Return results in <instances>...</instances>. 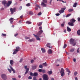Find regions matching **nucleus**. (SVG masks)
Masks as SVG:
<instances>
[{"label": "nucleus", "instance_id": "1", "mask_svg": "<svg viewBox=\"0 0 80 80\" xmlns=\"http://www.w3.org/2000/svg\"><path fill=\"white\" fill-rule=\"evenodd\" d=\"M70 44H72L73 46H75L76 45V42H75V40L73 38H71L70 40Z\"/></svg>", "mask_w": 80, "mask_h": 80}, {"label": "nucleus", "instance_id": "2", "mask_svg": "<svg viewBox=\"0 0 80 80\" xmlns=\"http://www.w3.org/2000/svg\"><path fill=\"white\" fill-rule=\"evenodd\" d=\"M59 72L61 74V77H63L65 75V72H64V69L63 68H62Z\"/></svg>", "mask_w": 80, "mask_h": 80}, {"label": "nucleus", "instance_id": "3", "mask_svg": "<svg viewBox=\"0 0 80 80\" xmlns=\"http://www.w3.org/2000/svg\"><path fill=\"white\" fill-rule=\"evenodd\" d=\"M20 48L19 47H16L15 50L13 53V54L15 55V54H16V53H17L18 52V51L20 50Z\"/></svg>", "mask_w": 80, "mask_h": 80}, {"label": "nucleus", "instance_id": "4", "mask_svg": "<svg viewBox=\"0 0 80 80\" xmlns=\"http://www.w3.org/2000/svg\"><path fill=\"white\" fill-rule=\"evenodd\" d=\"M1 78L3 80H6L7 79V76L5 74H2L1 75Z\"/></svg>", "mask_w": 80, "mask_h": 80}, {"label": "nucleus", "instance_id": "5", "mask_svg": "<svg viewBox=\"0 0 80 80\" xmlns=\"http://www.w3.org/2000/svg\"><path fill=\"white\" fill-rule=\"evenodd\" d=\"M24 68L26 70V72L24 74V75H26V74H27V73H28V72L30 68H27V66H25Z\"/></svg>", "mask_w": 80, "mask_h": 80}, {"label": "nucleus", "instance_id": "6", "mask_svg": "<svg viewBox=\"0 0 80 80\" xmlns=\"http://www.w3.org/2000/svg\"><path fill=\"white\" fill-rule=\"evenodd\" d=\"M43 77L44 80H48V77L47 74H43Z\"/></svg>", "mask_w": 80, "mask_h": 80}, {"label": "nucleus", "instance_id": "7", "mask_svg": "<svg viewBox=\"0 0 80 80\" xmlns=\"http://www.w3.org/2000/svg\"><path fill=\"white\" fill-rule=\"evenodd\" d=\"M10 11L11 12V14H13V13L15 12V10H16V8H11L10 9Z\"/></svg>", "mask_w": 80, "mask_h": 80}, {"label": "nucleus", "instance_id": "8", "mask_svg": "<svg viewBox=\"0 0 80 80\" xmlns=\"http://www.w3.org/2000/svg\"><path fill=\"white\" fill-rule=\"evenodd\" d=\"M66 8H61V10L59 11L60 13H62L64 12V10H65Z\"/></svg>", "mask_w": 80, "mask_h": 80}, {"label": "nucleus", "instance_id": "9", "mask_svg": "<svg viewBox=\"0 0 80 80\" xmlns=\"http://www.w3.org/2000/svg\"><path fill=\"white\" fill-rule=\"evenodd\" d=\"M12 1H9L8 2L6 3L7 7H10V5L12 4Z\"/></svg>", "mask_w": 80, "mask_h": 80}, {"label": "nucleus", "instance_id": "10", "mask_svg": "<svg viewBox=\"0 0 80 80\" xmlns=\"http://www.w3.org/2000/svg\"><path fill=\"white\" fill-rule=\"evenodd\" d=\"M33 35H34V37H35L36 38L37 40H39V41H40V38L38 37V36L37 35H36L35 34H33Z\"/></svg>", "mask_w": 80, "mask_h": 80}, {"label": "nucleus", "instance_id": "11", "mask_svg": "<svg viewBox=\"0 0 80 80\" xmlns=\"http://www.w3.org/2000/svg\"><path fill=\"white\" fill-rule=\"evenodd\" d=\"M43 30H40L39 32L37 33V35H40L41 34L43 33Z\"/></svg>", "mask_w": 80, "mask_h": 80}, {"label": "nucleus", "instance_id": "12", "mask_svg": "<svg viewBox=\"0 0 80 80\" xmlns=\"http://www.w3.org/2000/svg\"><path fill=\"white\" fill-rule=\"evenodd\" d=\"M70 22L73 23H74L75 22H76V20L72 18L70 20Z\"/></svg>", "mask_w": 80, "mask_h": 80}, {"label": "nucleus", "instance_id": "13", "mask_svg": "<svg viewBox=\"0 0 80 80\" xmlns=\"http://www.w3.org/2000/svg\"><path fill=\"white\" fill-rule=\"evenodd\" d=\"M9 67H10V68H11V69L12 71H13V73H15V71L13 69V68L11 66H9Z\"/></svg>", "mask_w": 80, "mask_h": 80}, {"label": "nucleus", "instance_id": "14", "mask_svg": "<svg viewBox=\"0 0 80 80\" xmlns=\"http://www.w3.org/2000/svg\"><path fill=\"white\" fill-rule=\"evenodd\" d=\"M52 50L49 49L48 51V54H52Z\"/></svg>", "mask_w": 80, "mask_h": 80}, {"label": "nucleus", "instance_id": "15", "mask_svg": "<svg viewBox=\"0 0 80 80\" xmlns=\"http://www.w3.org/2000/svg\"><path fill=\"white\" fill-rule=\"evenodd\" d=\"M68 25H69V26H71V27H72V26H73L74 24L72 22H69L68 23Z\"/></svg>", "mask_w": 80, "mask_h": 80}, {"label": "nucleus", "instance_id": "16", "mask_svg": "<svg viewBox=\"0 0 80 80\" xmlns=\"http://www.w3.org/2000/svg\"><path fill=\"white\" fill-rule=\"evenodd\" d=\"M41 5H42V6H43L44 7H47V6L46 5V4L43 2H42L41 4Z\"/></svg>", "mask_w": 80, "mask_h": 80}, {"label": "nucleus", "instance_id": "17", "mask_svg": "<svg viewBox=\"0 0 80 80\" xmlns=\"http://www.w3.org/2000/svg\"><path fill=\"white\" fill-rule=\"evenodd\" d=\"M10 64L11 66L13 65V60H10Z\"/></svg>", "mask_w": 80, "mask_h": 80}, {"label": "nucleus", "instance_id": "18", "mask_svg": "<svg viewBox=\"0 0 80 80\" xmlns=\"http://www.w3.org/2000/svg\"><path fill=\"white\" fill-rule=\"evenodd\" d=\"M28 41L30 42H35V39L32 38L31 39H29L28 40Z\"/></svg>", "mask_w": 80, "mask_h": 80}, {"label": "nucleus", "instance_id": "19", "mask_svg": "<svg viewBox=\"0 0 80 80\" xmlns=\"http://www.w3.org/2000/svg\"><path fill=\"white\" fill-rule=\"evenodd\" d=\"M41 50L42 52L44 53H45V52L46 51H45V50L43 48H41Z\"/></svg>", "mask_w": 80, "mask_h": 80}, {"label": "nucleus", "instance_id": "20", "mask_svg": "<svg viewBox=\"0 0 80 80\" xmlns=\"http://www.w3.org/2000/svg\"><path fill=\"white\" fill-rule=\"evenodd\" d=\"M38 76V73L37 72H34L33 73V76L34 77H37V76Z\"/></svg>", "mask_w": 80, "mask_h": 80}, {"label": "nucleus", "instance_id": "21", "mask_svg": "<svg viewBox=\"0 0 80 80\" xmlns=\"http://www.w3.org/2000/svg\"><path fill=\"white\" fill-rule=\"evenodd\" d=\"M67 30L68 32H70L71 31V29L68 27H67Z\"/></svg>", "mask_w": 80, "mask_h": 80}, {"label": "nucleus", "instance_id": "22", "mask_svg": "<svg viewBox=\"0 0 80 80\" xmlns=\"http://www.w3.org/2000/svg\"><path fill=\"white\" fill-rule=\"evenodd\" d=\"M65 24V22H63L62 24H61V26L62 27H64V25Z\"/></svg>", "mask_w": 80, "mask_h": 80}, {"label": "nucleus", "instance_id": "23", "mask_svg": "<svg viewBox=\"0 0 80 80\" xmlns=\"http://www.w3.org/2000/svg\"><path fill=\"white\" fill-rule=\"evenodd\" d=\"M37 65H36L35 66H33L32 67V70H35L36 69V68H37Z\"/></svg>", "mask_w": 80, "mask_h": 80}, {"label": "nucleus", "instance_id": "24", "mask_svg": "<svg viewBox=\"0 0 80 80\" xmlns=\"http://www.w3.org/2000/svg\"><path fill=\"white\" fill-rule=\"evenodd\" d=\"M2 3L3 5H5L7 3V1H2Z\"/></svg>", "mask_w": 80, "mask_h": 80}, {"label": "nucleus", "instance_id": "25", "mask_svg": "<svg viewBox=\"0 0 80 80\" xmlns=\"http://www.w3.org/2000/svg\"><path fill=\"white\" fill-rule=\"evenodd\" d=\"M77 33L79 36H80V29L77 31Z\"/></svg>", "mask_w": 80, "mask_h": 80}, {"label": "nucleus", "instance_id": "26", "mask_svg": "<svg viewBox=\"0 0 80 80\" xmlns=\"http://www.w3.org/2000/svg\"><path fill=\"white\" fill-rule=\"evenodd\" d=\"M48 74L50 75H51V74H52V71H48Z\"/></svg>", "mask_w": 80, "mask_h": 80}, {"label": "nucleus", "instance_id": "27", "mask_svg": "<svg viewBox=\"0 0 80 80\" xmlns=\"http://www.w3.org/2000/svg\"><path fill=\"white\" fill-rule=\"evenodd\" d=\"M42 65L44 67H47V64L45 62V63H43L42 64Z\"/></svg>", "mask_w": 80, "mask_h": 80}, {"label": "nucleus", "instance_id": "28", "mask_svg": "<svg viewBox=\"0 0 80 80\" xmlns=\"http://www.w3.org/2000/svg\"><path fill=\"white\" fill-rule=\"evenodd\" d=\"M29 14L32 15L33 14V12H32V11H29Z\"/></svg>", "mask_w": 80, "mask_h": 80}, {"label": "nucleus", "instance_id": "29", "mask_svg": "<svg viewBox=\"0 0 80 80\" xmlns=\"http://www.w3.org/2000/svg\"><path fill=\"white\" fill-rule=\"evenodd\" d=\"M1 36L2 37H6V36H7V34L4 33H2Z\"/></svg>", "mask_w": 80, "mask_h": 80}, {"label": "nucleus", "instance_id": "30", "mask_svg": "<svg viewBox=\"0 0 80 80\" xmlns=\"http://www.w3.org/2000/svg\"><path fill=\"white\" fill-rule=\"evenodd\" d=\"M68 11L69 12H72L73 11V9H70L68 10Z\"/></svg>", "mask_w": 80, "mask_h": 80}, {"label": "nucleus", "instance_id": "31", "mask_svg": "<svg viewBox=\"0 0 80 80\" xmlns=\"http://www.w3.org/2000/svg\"><path fill=\"white\" fill-rule=\"evenodd\" d=\"M77 2H75V3H74L73 5V7H77Z\"/></svg>", "mask_w": 80, "mask_h": 80}, {"label": "nucleus", "instance_id": "32", "mask_svg": "<svg viewBox=\"0 0 80 80\" xmlns=\"http://www.w3.org/2000/svg\"><path fill=\"white\" fill-rule=\"evenodd\" d=\"M26 23H27V24H31V23H32V22L30 21H27L26 22Z\"/></svg>", "mask_w": 80, "mask_h": 80}, {"label": "nucleus", "instance_id": "33", "mask_svg": "<svg viewBox=\"0 0 80 80\" xmlns=\"http://www.w3.org/2000/svg\"><path fill=\"white\" fill-rule=\"evenodd\" d=\"M25 39H26V40H28V39H30V37H28L27 36H25Z\"/></svg>", "mask_w": 80, "mask_h": 80}, {"label": "nucleus", "instance_id": "34", "mask_svg": "<svg viewBox=\"0 0 80 80\" xmlns=\"http://www.w3.org/2000/svg\"><path fill=\"white\" fill-rule=\"evenodd\" d=\"M71 14H68L66 16V17L67 18V17H70V15H71Z\"/></svg>", "mask_w": 80, "mask_h": 80}, {"label": "nucleus", "instance_id": "35", "mask_svg": "<svg viewBox=\"0 0 80 80\" xmlns=\"http://www.w3.org/2000/svg\"><path fill=\"white\" fill-rule=\"evenodd\" d=\"M31 5V4L30 3H28L26 4L27 7H29Z\"/></svg>", "mask_w": 80, "mask_h": 80}, {"label": "nucleus", "instance_id": "36", "mask_svg": "<svg viewBox=\"0 0 80 80\" xmlns=\"http://www.w3.org/2000/svg\"><path fill=\"white\" fill-rule=\"evenodd\" d=\"M66 72H70V70L68 68H66Z\"/></svg>", "mask_w": 80, "mask_h": 80}, {"label": "nucleus", "instance_id": "37", "mask_svg": "<svg viewBox=\"0 0 80 80\" xmlns=\"http://www.w3.org/2000/svg\"><path fill=\"white\" fill-rule=\"evenodd\" d=\"M39 68H43V66L42 65H40L39 66Z\"/></svg>", "mask_w": 80, "mask_h": 80}, {"label": "nucleus", "instance_id": "38", "mask_svg": "<svg viewBox=\"0 0 80 80\" xmlns=\"http://www.w3.org/2000/svg\"><path fill=\"white\" fill-rule=\"evenodd\" d=\"M42 1L43 2L45 3H47V0H42Z\"/></svg>", "mask_w": 80, "mask_h": 80}, {"label": "nucleus", "instance_id": "39", "mask_svg": "<svg viewBox=\"0 0 80 80\" xmlns=\"http://www.w3.org/2000/svg\"><path fill=\"white\" fill-rule=\"evenodd\" d=\"M67 47V44H64L63 46V48H66Z\"/></svg>", "mask_w": 80, "mask_h": 80}, {"label": "nucleus", "instance_id": "40", "mask_svg": "<svg viewBox=\"0 0 80 80\" xmlns=\"http://www.w3.org/2000/svg\"><path fill=\"white\" fill-rule=\"evenodd\" d=\"M30 76H33V73L31 72L30 73Z\"/></svg>", "mask_w": 80, "mask_h": 80}, {"label": "nucleus", "instance_id": "41", "mask_svg": "<svg viewBox=\"0 0 80 80\" xmlns=\"http://www.w3.org/2000/svg\"><path fill=\"white\" fill-rule=\"evenodd\" d=\"M42 73H46V70L44 69L42 70Z\"/></svg>", "mask_w": 80, "mask_h": 80}, {"label": "nucleus", "instance_id": "42", "mask_svg": "<svg viewBox=\"0 0 80 80\" xmlns=\"http://www.w3.org/2000/svg\"><path fill=\"white\" fill-rule=\"evenodd\" d=\"M50 45V43H48L47 44V47H49Z\"/></svg>", "mask_w": 80, "mask_h": 80}, {"label": "nucleus", "instance_id": "43", "mask_svg": "<svg viewBox=\"0 0 80 80\" xmlns=\"http://www.w3.org/2000/svg\"><path fill=\"white\" fill-rule=\"evenodd\" d=\"M70 51L71 52H74V49H71V50H70Z\"/></svg>", "mask_w": 80, "mask_h": 80}, {"label": "nucleus", "instance_id": "44", "mask_svg": "<svg viewBox=\"0 0 80 80\" xmlns=\"http://www.w3.org/2000/svg\"><path fill=\"white\" fill-rule=\"evenodd\" d=\"M42 24V22H40L39 23V24H38V26H40Z\"/></svg>", "mask_w": 80, "mask_h": 80}, {"label": "nucleus", "instance_id": "45", "mask_svg": "<svg viewBox=\"0 0 80 80\" xmlns=\"http://www.w3.org/2000/svg\"><path fill=\"white\" fill-rule=\"evenodd\" d=\"M8 70L10 72V73H12V70L9 68H8Z\"/></svg>", "mask_w": 80, "mask_h": 80}, {"label": "nucleus", "instance_id": "46", "mask_svg": "<svg viewBox=\"0 0 80 80\" xmlns=\"http://www.w3.org/2000/svg\"><path fill=\"white\" fill-rule=\"evenodd\" d=\"M77 74V71L75 72L74 73V76H76Z\"/></svg>", "mask_w": 80, "mask_h": 80}, {"label": "nucleus", "instance_id": "47", "mask_svg": "<svg viewBox=\"0 0 80 80\" xmlns=\"http://www.w3.org/2000/svg\"><path fill=\"white\" fill-rule=\"evenodd\" d=\"M22 6H20L19 8V10H22Z\"/></svg>", "mask_w": 80, "mask_h": 80}, {"label": "nucleus", "instance_id": "48", "mask_svg": "<svg viewBox=\"0 0 80 80\" xmlns=\"http://www.w3.org/2000/svg\"><path fill=\"white\" fill-rule=\"evenodd\" d=\"M59 2H61V1H62V3H66V1L64 2L62 0H59Z\"/></svg>", "mask_w": 80, "mask_h": 80}, {"label": "nucleus", "instance_id": "49", "mask_svg": "<svg viewBox=\"0 0 80 80\" xmlns=\"http://www.w3.org/2000/svg\"><path fill=\"white\" fill-rule=\"evenodd\" d=\"M38 71L39 72H42V70L41 69H39Z\"/></svg>", "mask_w": 80, "mask_h": 80}, {"label": "nucleus", "instance_id": "50", "mask_svg": "<svg viewBox=\"0 0 80 80\" xmlns=\"http://www.w3.org/2000/svg\"><path fill=\"white\" fill-rule=\"evenodd\" d=\"M41 15H42V12H39L38 14V15L40 16Z\"/></svg>", "mask_w": 80, "mask_h": 80}, {"label": "nucleus", "instance_id": "51", "mask_svg": "<svg viewBox=\"0 0 80 80\" xmlns=\"http://www.w3.org/2000/svg\"><path fill=\"white\" fill-rule=\"evenodd\" d=\"M13 20V18H11L9 19V21H11V20Z\"/></svg>", "mask_w": 80, "mask_h": 80}, {"label": "nucleus", "instance_id": "52", "mask_svg": "<svg viewBox=\"0 0 80 80\" xmlns=\"http://www.w3.org/2000/svg\"><path fill=\"white\" fill-rule=\"evenodd\" d=\"M22 61H23V59L22 58H21L19 61V62L20 63H21V62H22Z\"/></svg>", "mask_w": 80, "mask_h": 80}, {"label": "nucleus", "instance_id": "53", "mask_svg": "<svg viewBox=\"0 0 80 80\" xmlns=\"http://www.w3.org/2000/svg\"><path fill=\"white\" fill-rule=\"evenodd\" d=\"M28 79H29V80H30V79H32V78L31 76H29L28 78Z\"/></svg>", "mask_w": 80, "mask_h": 80}, {"label": "nucleus", "instance_id": "54", "mask_svg": "<svg viewBox=\"0 0 80 80\" xmlns=\"http://www.w3.org/2000/svg\"><path fill=\"white\" fill-rule=\"evenodd\" d=\"M10 23H11V24H12V23H13V20H11V21H10Z\"/></svg>", "mask_w": 80, "mask_h": 80}, {"label": "nucleus", "instance_id": "55", "mask_svg": "<svg viewBox=\"0 0 80 80\" xmlns=\"http://www.w3.org/2000/svg\"><path fill=\"white\" fill-rule=\"evenodd\" d=\"M33 62H34V60H32L31 61V63H33Z\"/></svg>", "mask_w": 80, "mask_h": 80}, {"label": "nucleus", "instance_id": "56", "mask_svg": "<svg viewBox=\"0 0 80 80\" xmlns=\"http://www.w3.org/2000/svg\"><path fill=\"white\" fill-rule=\"evenodd\" d=\"M66 53L67 55H70V53L68 52H66Z\"/></svg>", "mask_w": 80, "mask_h": 80}, {"label": "nucleus", "instance_id": "57", "mask_svg": "<svg viewBox=\"0 0 80 80\" xmlns=\"http://www.w3.org/2000/svg\"><path fill=\"white\" fill-rule=\"evenodd\" d=\"M56 16H59V15H60V14L59 13H56Z\"/></svg>", "mask_w": 80, "mask_h": 80}, {"label": "nucleus", "instance_id": "58", "mask_svg": "<svg viewBox=\"0 0 80 80\" xmlns=\"http://www.w3.org/2000/svg\"><path fill=\"white\" fill-rule=\"evenodd\" d=\"M80 48H78L77 50V53H79V49Z\"/></svg>", "mask_w": 80, "mask_h": 80}, {"label": "nucleus", "instance_id": "59", "mask_svg": "<svg viewBox=\"0 0 80 80\" xmlns=\"http://www.w3.org/2000/svg\"><path fill=\"white\" fill-rule=\"evenodd\" d=\"M73 62H76V59L74 58L73 59Z\"/></svg>", "mask_w": 80, "mask_h": 80}, {"label": "nucleus", "instance_id": "60", "mask_svg": "<svg viewBox=\"0 0 80 80\" xmlns=\"http://www.w3.org/2000/svg\"><path fill=\"white\" fill-rule=\"evenodd\" d=\"M39 29H40V30H42V27H40L39 28Z\"/></svg>", "mask_w": 80, "mask_h": 80}, {"label": "nucleus", "instance_id": "61", "mask_svg": "<svg viewBox=\"0 0 80 80\" xmlns=\"http://www.w3.org/2000/svg\"><path fill=\"white\" fill-rule=\"evenodd\" d=\"M18 35V33H17L14 35V36L17 37V35Z\"/></svg>", "mask_w": 80, "mask_h": 80}, {"label": "nucleus", "instance_id": "62", "mask_svg": "<svg viewBox=\"0 0 80 80\" xmlns=\"http://www.w3.org/2000/svg\"><path fill=\"white\" fill-rule=\"evenodd\" d=\"M12 80H17V79L16 78H12Z\"/></svg>", "mask_w": 80, "mask_h": 80}, {"label": "nucleus", "instance_id": "63", "mask_svg": "<svg viewBox=\"0 0 80 80\" xmlns=\"http://www.w3.org/2000/svg\"><path fill=\"white\" fill-rule=\"evenodd\" d=\"M78 20L79 22V21H80V18H78Z\"/></svg>", "mask_w": 80, "mask_h": 80}, {"label": "nucleus", "instance_id": "64", "mask_svg": "<svg viewBox=\"0 0 80 80\" xmlns=\"http://www.w3.org/2000/svg\"><path fill=\"white\" fill-rule=\"evenodd\" d=\"M75 80H78V78L76 77L75 78Z\"/></svg>", "mask_w": 80, "mask_h": 80}]
</instances>
